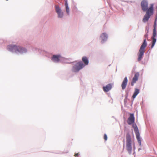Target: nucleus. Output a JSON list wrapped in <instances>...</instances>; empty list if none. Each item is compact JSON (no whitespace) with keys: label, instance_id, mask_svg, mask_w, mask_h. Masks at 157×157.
Returning a JSON list of instances; mask_svg holds the SVG:
<instances>
[{"label":"nucleus","instance_id":"obj_1","mask_svg":"<svg viewBox=\"0 0 157 157\" xmlns=\"http://www.w3.org/2000/svg\"><path fill=\"white\" fill-rule=\"evenodd\" d=\"M8 49L11 51L15 52L16 53L18 52L21 53L27 52L26 49L21 47L17 46L15 45H10L8 46Z\"/></svg>","mask_w":157,"mask_h":157},{"label":"nucleus","instance_id":"obj_2","mask_svg":"<svg viewBox=\"0 0 157 157\" xmlns=\"http://www.w3.org/2000/svg\"><path fill=\"white\" fill-rule=\"evenodd\" d=\"M153 4H151L144 16L143 19V22L145 23L148 21L151 16L153 14Z\"/></svg>","mask_w":157,"mask_h":157},{"label":"nucleus","instance_id":"obj_3","mask_svg":"<svg viewBox=\"0 0 157 157\" xmlns=\"http://www.w3.org/2000/svg\"><path fill=\"white\" fill-rule=\"evenodd\" d=\"M126 147L128 153L129 154H131L132 149V140L130 135L129 133H127L126 134Z\"/></svg>","mask_w":157,"mask_h":157},{"label":"nucleus","instance_id":"obj_4","mask_svg":"<svg viewBox=\"0 0 157 157\" xmlns=\"http://www.w3.org/2000/svg\"><path fill=\"white\" fill-rule=\"evenodd\" d=\"M147 46V43L145 39L144 40L143 43L141 45L139 51L138 61H140L143 58L145 48Z\"/></svg>","mask_w":157,"mask_h":157},{"label":"nucleus","instance_id":"obj_5","mask_svg":"<svg viewBox=\"0 0 157 157\" xmlns=\"http://www.w3.org/2000/svg\"><path fill=\"white\" fill-rule=\"evenodd\" d=\"M156 19H155L154 25V29L153 31L152 36L151 37L152 39V45L151 46V48H152L155 43L156 41Z\"/></svg>","mask_w":157,"mask_h":157},{"label":"nucleus","instance_id":"obj_6","mask_svg":"<svg viewBox=\"0 0 157 157\" xmlns=\"http://www.w3.org/2000/svg\"><path fill=\"white\" fill-rule=\"evenodd\" d=\"M85 65L82 62H79L76 63L73 67L72 71L74 72H78L80 70L83 68Z\"/></svg>","mask_w":157,"mask_h":157},{"label":"nucleus","instance_id":"obj_7","mask_svg":"<svg viewBox=\"0 0 157 157\" xmlns=\"http://www.w3.org/2000/svg\"><path fill=\"white\" fill-rule=\"evenodd\" d=\"M132 127L134 128V130L136 135V138L140 145L141 144V140L140 137V134L137 127L136 124H133Z\"/></svg>","mask_w":157,"mask_h":157},{"label":"nucleus","instance_id":"obj_8","mask_svg":"<svg viewBox=\"0 0 157 157\" xmlns=\"http://www.w3.org/2000/svg\"><path fill=\"white\" fill-rule=\"evenodd\" d=\"M141 6L143 11L144 12L147 11L148 10V3L147 0H143L141 3Z\"/></svg>","mask_w":157,"mask_h":157},{"label":"nucleus","instance_id":"obj_9","mask_svg":"<svg viewBox=\"0 0 157 157\" xmlns=\"http://www.w3.org/2000/svg\"><path fill=\"white\" fill-rule=\"evenodd\" d=\"M135 122V117L134 114L130 113V116L128 119L127 123L129 125H131L134 123Z\"/></svg>","mask_w":157,"mask_h":157},{"label":"nucleus","instance_id":"obj_10","mask_svg":"<svg viewBox=\"0 0 157 157\" xmlns=\"http://www.w3.org/2000/svg\"><path fill=\"white\" fill-rule=\"evenodd\" d=\"M139 75V74L138 72H137L135 73L131 82V85L132 86H133L134 84L138 80Z\"/></svg>","mask_w":157,"mask_h":157},{"label":"nucleus","instance_id":"obj_11","mask_svg":"<svg viewBox=\"0 0 157 157\" xmlns=\"http://www.w3.org/2000/svg\"><path fill=\"white\" fill-rule=\"evenodd\" d=\"M61 56L60 55H53L52 58V60L53 62L57 63L59 60Z\"/></svg>","mask_w":157,"mask_h":157},{"label":"nucleus","instance_id":"obj_12","mask_svg":"<svg viewBox=\"0 0 157 157\" xmlns=\"http://www.w3.org/2000/svg\"><path fill=\"white\" fill-rule=\"evenodd\" d=\"M56 10L58 14V17L59 18H62L63 16V13L61 11V9L59 6H56Z\"/></svg>","mask_w":157,"mask_h":157},{"label":"nucleus","instance_id":"obj_13","mask_svg":"<svg viewBox=\"0 0 157 157\" xmlns=\"http://www.w3.org/2000/svg\"><path fill=\"white\" fill-rule=\"evenodd\" d=\"M112 87V85L109 83L106 86H104L103 87V89L104 92H107L111 90Z\"/></svg>","mask_w":157,"mask_h":157},{"label":"nucleus","instance_id":"obj_14","mask_svg":"<svg viewBox=\"0 0 157 157\" xmlns=\"http://www.w3.org/2000/svg\"><path fill=\"white\" fill-rule=\"evenodd\" d=\"M128 82V79L127 77H125L121 84V87L122 90L124 89L127 86Z\"/></svg>","mask_w":157,"mask_h":157},{"label":"nucleus","instance_id":"obj_15","mask_svg":"<svg viewBox=\"0 0 157 157\" xmlns=\"http://www.w3.org/2000/svg\"><path fill=\"white\" fill-rule=\"evenodd\" d=\"M100 37L101 40V43H103V42L107 39V36L106 33H104L101 35Z\"/></svg>","mask_w":157,"mask_h":157},{"label":"nucleus","instance_id":"obj_16","mask_svg":"<svg viewBox=\"0 0 157 157\" xmlns=\"http://www.w3.org/2000/svg\"><path fill=\"white\" fill-rule=\"evenodd\" d=\"M82 61L84 62V65H87L88 64L89 61L88 58L85 56L83 57L82 58Z\"/></svg>","mask_w":157,"mask_h":157},{"label":"nucleus","instance_id":"obj_17","mask_svg":"<svg viewBox=\"0 0 157 157\" xmlns=\"http://www.w3.org/2000/svg\"><path fill=\"white\" fill-rule=\"evenodd\" d=\"M140 90L139 89H135L134 93L132 97V98L134 99L137 96V95L139 93Z\"/></svg>","mask_w":157,"mask_h":157},{"label":"nucleus","instance_id":"obj_18","mask_svg":"<svg viewBox=\"0 0 157 157\" xmlns=\"http://www.w3.org/2000/svg\"><path fill=\"white\" fill-rule=\"evenodd\" d=\"M65 6L66 12L68 14H69V9L68 8L67 2V1L65 2Z\"/></svg>","mask_w":157,"mask_h":157},{"label":"nucleus","instance_id":"obj_19","mask_svg":"<svg viewBox=\"0 0 157 157\" xmlns=\"http://www.w3.org/2000/svg\"><path fill=\"white\" fill-rule=\"evenodd\" d=\"M104 139L105 141H106L107 140V136L106 134H105L104 136Z\"/></svg>","mask_w":157,"mask_h":157},{"label":"nucleus","instance_id":"obj_20","mask_svg":"<svg viewBox=\"0 0 157 157\" xmlns=\"http://www.w3.org/2000/svg\"><path fill=\"white\" fill-rule=\"evenodd\" d=\"M79 155V154L78 153H75L74 156L75 157L78 156Z\"/></svg>","mask_w":157,"mask_h":157},{"label":"nucleus","instance_id":"obj_21","mask_svg":"<svg viewBox=\"0 0 157 157\" xmlns=\"http://www.w3.org/2000/svg\"><path fill=\"white\" fill-rule=\"evenodd\" d=\"M147 36H148V34H147L144 35V37H147Z\"/></svg>","mask_w":157,"mask_h":157}]
</instances>
